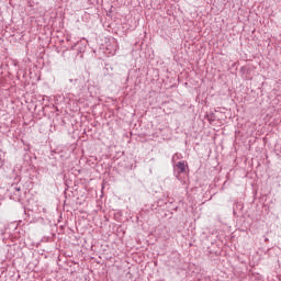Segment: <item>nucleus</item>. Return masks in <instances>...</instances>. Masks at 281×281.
<instances>
[{
	"mask_svg": "<svg viewBox=\"0 0 281 281\" xmlns=\"http://www.w3.org/2000/svg\"><path fill=\"white\" fill-rule=\"evenodd\" d=\"M176 167L178 168V175H181L183 172H186V168H188V165L186 164V161H179Z\"/></svg>",
	"mask_w": 281,
	"mask_h": 281,
	"instance_id": "obj_1",
	"label": "nucleus"
},
{
	"mask_svg": "<svg viewBox=\"0 0 281 281\" xmlns=\"http://www.w3.org/2000/svg\"><path fill=\"white\" fill-rule=\"evenodd\" d=\"M69 82H77V80L75 79H69Z\"/></svg>",
	"mask_w": 281,
	"mask_h": 281,
	"instance_id": "obj_2",
	"label": "nucleus"
},
{
	"mask_svg": "<svg viewBox=\"0 0 281 281\" xmlns=\"http://www.w3.org/2000/svg\"><path fill=\"white\" fill-rule=\"evenodd\" d=\"M16 192H21V188H15Z\"/></svg>",
	"mask_w": 281,
	"mask_h": 281,
	"instance_id": "obj_3",
	"label": "nucleus"
},
{
	"mask_svg": "<svg viewBox=\"0 0 281 281\" xmlns=\"http://www.w3.org/2000/svg\"><path fill=\"white\" fill-rule=\"evenodd\" d=\"M176 157H177V155H175V156L172 157V161H175Z\"/></svg>",
	"mask_w": 281,
	"mask_h": 281,
	"instance_id": "obj_4",
	"label": "nucleus"
},
{
	"mask_svg": "<svg viewBox=\"0 0 281 281\" xmlns=\"http://www.w3.org/2000/svg\"><path fill=\"white\" fill-rule=\"evenodd\" d=\"M67 41H69V37H67Z\"/></svg>",
	"mask_w": 281,
	"mask_h": 281,
	"instance_id": "obj_5",
	"label": "nucleus"
}]
</instances>
